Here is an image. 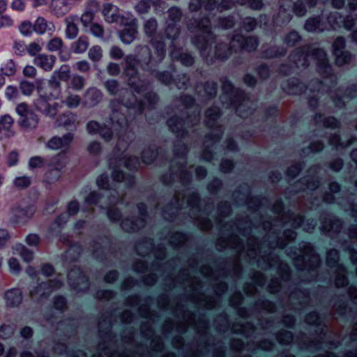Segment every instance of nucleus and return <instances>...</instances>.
<instances>
[{"mask_svg": "<svg viewBox=\"0 0 357 357\" xmlns=\"http://www.w3.org/2000/svg\"><path fill=\"white\" fill-rule=\"evenodd\" d=\"M188 29L190 31L196 29L200 32L191 38V42L201 53L205 52L211 43L215 40V36L212 31L211 19L207 13H201L199 17H193L188 24Z\"/></svg>", "mask_w": 357, "mask_h": 357, "instance_id": "obj_1", "label": "nucleus"}, {"mask_svg": "<svg viewBox=\"0 0 357 357\" xmlns=\"http://www.w3.org/2000/svg\"><path fill=\"white\" fill-rule=\"evenodd\" d=\"M37 211V206L35 203H31L22 206V202H16L10 210V222L13 225L26 224Z\"/></svg>", "mask_w": 357, "mask_h": 357, "instance_id": "obj_2", "label": "nucleus"}, {"mask_svg": "<svg viewBox=\"0 0 357 357\" xmlns=\"http://www.w3.org/2000/svg\"><path fill=\"white\" fill-rule=\"evenodd\" d=\"M139 215L137 217H126L123 220L122 229L128 234L138 231L144 227L146 223V218L149 216L148 207L146 203L140 202L137 204Z\"/></svg>", "mask_w": 357, "mask_h": 357, "instance_id": "obj_3", "label": "nucleus"}, {"mask_svg": "<svg viewBox=\"0 0 357 357\" xmlns=\"http://www.w3.org/2000/svg\"><path fill=\"white\" fill-rule=\"evenodd\" d=\"M192 116L189 114L183 117L178 114H173L169 117L166 124L169 130L178 139H183L189 135V123L191 122Z\"/></svg>", "mask_w": 357, "mask_h": 357, "instance_id": "obj_4", "label": "nucleus"}, {"mask_svg": "<svg viewBox=\"0 0 357 357\" xmlns=\"http://www.w3.org/2000/svg\"><path fill=\"white\" fill-rule=\"evenodd\" d=\"M15 111L20 116L18 124L23 128H34L38 123V116L32 110L29 109L28 105L25 102L17 105Z\"/></svg>", "mask_w": 357, "mask_h": 357, "instance_id": "obj_5", "label": "nucleus"}, {"mask_svg": "<svg viewBox=\"0 0 357 357\" xmlns=\"http://www.w3.org/2000/svg\"><path fill=\"white\" fill-rule=\"evenodd\" d=\"M222 89L223 93L233 95V97L230 98L231 102L236 106L238 115L243 117V114L247 112V109H241L240 106L241 102L245 100V91L241 89H235L234 84L229 79H225L222 82Z\"/></svg>", "mask_w": 357, "mask_h": 357, "instance_id": "obj_6", "label": "nucleus"}, {"mask_svg": "<svg viewBox=\"0 0 357 357\" xmlns=\"http://www.w3.org/2000/svg\"><path fill=\"white\" fill-rule=\"evenodd\" d=\"M119 25L123 28L119 32V38L124 44H130L137 35V20L133 15L128 13V17Z\"/></svg>", "mask_w": 357, "mask_h": 357, "instance_id": "obj_7", "label": "nucleus"}, {"mask_svg": "<svg viewBox=\"0 0 357 357\" xmlns=\"http://www.w3.org/2000/svg\"><path fill=\"white\" fill-rule=\"evenodd\" d=\"M37 92L39 94V98L38 100V104L43 107L46 115L54 117L56 115L59 104L55 102L51 103L50 102L54 100L56 98V96L52 92L47 91V90L44 91L43 89H42L39 85L37 86Z\"/></svg>", "mask_w": 357, "mask_h": 357, "instance_id": "obj_8", "label": "nucleus"}, {"mask_svg": "<svg viewBox=\"0 0 357 357\" xmlns=\"http://www.w3.org/2000/svg\"><path fill=\"white\" fill-rule=\"evenodd\" d=\"M68 284L70 288L76 291H81V284H86L87 287L90 281L86 273L80 266L75 265L71 267L68 274Z\"/></svg>", "mask_w": 357, "mask_h": 357, "instance_id": "obj_9", "label": "nucleus"}, {"mask_svg": "<svg viewBox=\"0 0 357 357\" xmlns=\"http://www.w3.org/2000/svg\"><path fill=\"white\" fill-rule=\"evenodd\" d=\"M325 56V51L321 47H296L289 55L290 60L294 62L301 61L307 62L308 57L321 58Z\"/></svg>", "mask_w": 357, "mask_h": 357, "instance_id": "obj_10", "label": "nucleus"}, {"mask_svg": "<svg viewBox=\"0 0 357 357\" xmlns=\"http://www.w3.org/2000/svg\"><path fill=\"white\" fill-rule=\"evenodd\" d=\"M280 89L286 94L297 96L305 93L307 85L298 77L293 76L283 80L280 84Z\"/></svg>", "mask_w": 357, "mask_h": 357, "instance_id": "obj_11", "label": "nucleus"}, {"mask_svg": "<svg viewBox=\"0 0 357 357\" xmlns=\"http://www.w3.org/2000/svg\"><path fill=\"white\" fill-rule=\"evenodd\" d=\"M87 132L91 135L98 134L105 142L112 139L114 133L110 127L96 120H91L86 125Z\"/></svg>", "mask_w": 357, "mask_h": 357, "instance_id": "obj_12", "label": "nucleus"}, {"mask_svg": "<svg viewBox=\"0 0 357 357\" xmlns=\"http://www.w3.org/2000/svg\"><path fill=\"white\" fill-rule=\"evenodd\" d=\"M63 282L59 278L43 281L37 284L31 290L32 295H40L42 298H47L54 289H59Z\"/></svg>", "mask_w": 357, "mask_h": 357, "instance_id": "obj_13", "label": "nucleus"}, {"mask_svg": "<svg viewBox=\"0 0 357 357\" xmlns=\"http://www.w3.org/2000/svg\"><path fill=\"white\" fill-rule=\"evenodd\" d=\"M231 41L238 44L241 50L253 52L259 45V40L256 36H244L241 33H237L233 36Z\"/></svg>", "mask_w": 357, "mask_h": 357, "instance_id": "obj_14", "label": "nucleus"}, {"mask_svg": "<svg viewBox=\"0 0 357 357\" xmlns=\"http://www.w3.org/2000/svg\"><path fill=\"white\" fill-rule=\"evenodd\" d=\"M102 15L107 22L118 24H121L128 17V13L126 15L121 14L120 9L109 3H106L103 5Z\"/></svg>", "mask_w": 357, "mask_h": 357, "instance_id": "obj_15", "label": "nucleus"}, {"mask_svg": "<svg viewBox=\"0 0 357 357\" xmlns=\"http://www.w3.org/2000/svg\"><path fill=\"white\" fill-rule=\"evenodd\" d=\"M162 152V148L155 144H149L140 153L141 162L146 165H151Z\"/></svg>", "mask_w": 357, "mask_h": 357, "instance_id": "obj_16", "label": "nucleus"}, {"mask_svg": "<svg viewBox=\"0 0 357 357\" xmlns=\"http://www.w3.org/2000/svg\"><path fill=\"white\" fill-rule=\"evenodd\" d=\"M150 44L154 50V53L158 60L162 61L166 56L167 49L165 37L162 34L158 33L157 36L150 39Z\"/></svg>", "mask_w": 357, "mask_h": 357, "instance_id": "obj_17", "label": "nucleus"}, {"mask_svg": "<svg viewBox=\"0 0 357 357\" xmlns=\"http://www.w3.org/2000/svg\"><path fill=\"white\" fill-rule=\"evenodd\" d=\"M6 304L9 307H18L23 301L22 291L17 287L8 289L4 294Z\"/></svg>", "mask_w": 357, "mask_h": 357, "instance_id": "obj_18", "label": "nucleus"}, {"mask_svg": "<svg viewBox=\"0 0 357 357\" xmlns=\"http://www.w3.org/2000/svg\"><path fill=\"white\" fill-rule=\"evenodd\" d=\"M221 116L222 111L219 107L213 106L208 108L205 112V125L212 130H215L216 123Z\"/></svg>", "mask_w": 357, "mask_h": 357, "instance_id": "obj_19", "label": "nucleus"}, {"mask_svg": "<svg viewBox=\"0 0 357 357\" xmlns=\"http://www.w3.org/2000/svg\"><path fill=\"white\" fill-rule=\"evenodd\" d=\"M326 264L330 268H337L341 272L347 273L346 267L340 263V252L335 248L329 250L326 252Z\"/></svg>", "mask_w": 357, "mask_h": 357, "instance_id": "obj_20", "label": "nucleus"}, {"mask_svg": "<svg viewBox=\"0 0 357 357\" xmlns=\"http://www.w3.org/2000/svg\"><path fill=\"white\" fill-rule=\"evenodd\" d=\"M116 160L119 165L133 172H137L140 165L139 158L136 155H123L118 156Z\"/></svg>", "mask_w": 357, "mask_h": 357, "instance_id": "obj_21", "label": "nucleus"}, {"mask_svg": "<svg viewBox=\"0 0 357 357\" xmlns=\"http://www.w3.org/2000/svg\"><path fill=\"white\" fill-rule=\"evenodd\" d=\"M330 21L342 26L347 31H351L356 24L355 19L351 15L344 16L338 13L331 16Z\"/></svg>", "mask_w": 357, "mask_h": 357, "instance_id": "obj_22", "label": "nucleus"}, {"mask_svg": "<svg viewBox=\"0 0 357 357\" xmlns=\"http://www.w3.org/2000/svg\"><path fill=\"white\" fill-rule=\"evenodd\" d=\"M233 52L232 46L225 42L218 43L214 47V56L220 61H226Z\"/></svg>", "mask_w": 357, "mask_h": 357, "instance_id": "obj_23", "label": "nucleus"}, {"mask_svg": "<svg viewBox=\"0 0 357 357\" xmlns=\"http://www.w3.org/2000/svg\"><path fill=\"white\" fill-rule=\"evenodd\" d=\"M55 61V56L45 54H38L33 59L34 64L45 71L52 70Z\"/></svg>", "mask_w": 357, "mask_h": 357, "instance_id": "obj_24", "label": "nucleus"}, {"mask_svg": "<svg viewBox=\"0 0 357 357\" xmlns=\"http://www.w3.org/2000/svg\"><path fill=\"white\" fill-rule=\"evenodd\" d=\"M314 121L317 124L321 123L326 128L337 129L340 126V122L335 116H325L324 114L320 112L315 114Z\"/></svg>", "mask_w": 357, "mask_h": 357, "instance_id": "obj_25", "label": "nucleus"}, {"mask_svg": "<svg viewBox=\"0 0 357 357\" xmlns=\"http://www.w3.org/2000/svg\"><path fill=\"white\" fill-rule=\"evenodd\" d=\"M287 49L282 45H273L266 48L261 52V57L265 59H273L284 56Z\"/></svg>", "mask_w": 357, "mask_h": 357, "instance_id": "obj_26", "label": "nucleus"}, {"mask_svg": "<svg viewBox=\"0 0 357 357\" xmlns=\"http://www.w3.org/2000/svg\"><path fill=\"white\" fill-rule=\"evenodd\" d=\"M329 192H326L323 195V201L325 203L331 204L335 201V195L340 192L342 185L336 181H332L328 183Z\"/></svg>", "mask_w": 357, "mask_h": 357, "instance_id": "obj_27", "label": "nucleus"}, {"mask_svg": "<svg viewBox=\"0 0 357 357\" xmlns=\"http://www.w3.org/2000/svg\"><path fill=\"white\" fill-rule=\"evenodd\" d=\"M151 75L162 84L169 86L173 84L174 79L172 73L169 70H153Z\"/></svg>", "mask_w": 357, "mask_h": 357, "instance_id": "obj_28", "label": "nucleus"}, {"mask_svg": "<svg viewBox=\"0 0 357 357\" xmlns=\"http://www.w3.org/2000/svg\"><path fill=\"white\" fill-rule=\"evenodd\" d=\"M302 40V36L296 30H291L283 38V43L288 47H296Z\"/></svg>", "mask_w": 357, "mask_h": 357, "instance_id": "obj_29", "label": "nucleus"}, {"mask_svg": "<svg viewBox=\"0 0 357 357\" xmlns=\"http://www.w3.org/2000/svg\"><path fill=\"white\" fill-rule=\"evenodd\" d=\"M322 24L323 22L321 16L316 15L308 17L305 22L303 28L309 33H314L319 29Z\"/></svg>", "mask_w": 357, "mask_h": 357, "instance_id": "obj_30", "label": "nucleus"}, {"mask_svg": "<svg viewBox=\"0 0 357 357\" xmlns=\"http://www.w3.org/2000/svg\"><path fill=\"white\" fill-rule=\"evenodd\" d=\"M106 215L111 222L117 223L121 222V227H122L123 220L126 218H123L121 211L118 207L108 206Z\"/></svg>", "mask_w": 357, "mask_h": 357, "instance_id": "obj_31", "label": "nucleus"}, {"mask_svg": "<svg viewBox=\"0 0 357 357\" xmlns=\"http://www.w3.org/2000/svg\"><path fill=\"white\" fill-rule=\"evenodd\" d=\"M181 29L178 24L167 22L165 29V33L162 35L165 39H169L173 43L178 38Z\"/></svg>", "mask_w": 357, "mask_h": 357, "instance_id": "obj_32", "label": "nucleus"}, {"mask_svg": "<svg viewBox=\"0 0 357 357\" xmlns=\"http://www.w3.org/2000/svg\"><path fill=\"white\" fill-rule=\"evenodd\" d=\"M317 61V67L319 73L323 76L328 77L331 74L332 68L328 63L326 53L321 58H314Z\"/></svg>", "mask_w": 357, "mask_h": 357, "instance_id": "obj_33", "label": "nucleus"}, {"mask_svg": "<svg viewBox=\"0 0 357 357\" xmlns=\"http://www.w3.org/2000/svg\"><path fill=\"white\" fill-rule=\"evenodd\" d=\"M305 162L303 161H296L291 164L285 171V174L287 178L294 179L303 171Z\"/></svg>", "mask_w": 357, "mask_h": 357, "instance_id": "obj_34", "label": "nucleus"}, {"mask_svg": "<svg viewBox=\"0 0 357 357\" xmlns=\"http://www.w3.org/2000/svg\"><path fill=\"white\" fill-rule=\"evenodd\" d=\"M296 183H301L302 185L310 190H315L319 187L321 181L319 177L317 176H311L307 178H301L298 179L296 181Z\"/></svg>", "mask_w": 357, "mask_h": 357, "instance_id": "obj_35", "label": "nucleus"}, {"mask_svg": "<svg viewBox=\"0 0 357 357\" xmlns=\"http://www.w3.org/2000/svg\"><path fill=\"white\" fill-rule=\"evenodd\" d=\"M335 57V65L338 67H342L346 64H349L352 59V54L348 50H343L333 54Z\"/></svg>", "mask_w": 357, "mask_h": 357, "instance_id": "obj_36", "label": "nucleus"}, {"mask_svg": "<svg viewBox=\"0 0 357 357\" xmlns=\"http://www.w3.org/2000/svg\"><path fill=\"white\" fill-rule=\"evenodd\" d=\"M62 174L61 171L57 168L48 167L44 175L43 183L45 184H53L56 183L61 178Z\"/></svg>", "mask_w": 357, "mask_h": 357, "instance_id": "obj_37", "label": "nucleus"}, {"mask_svg": "<svg viewBox=\"0 0 357 357\" xmlns=\"http://www.w3.org/2000/svg\"><path fill=\"white\" fill-rule=\"evenodd\" d=\"M143 98L146 100V106L149 110L155 109L160 100L159 95L153 91L144 93L143 94Z\"/></svg>", "mask_w": 357, "mask_h": 357, "instance_id": "obj_38", "label": "nucleus"}, {"mask_svg": "<svg viewBox=\"0 0 357 357\" xmlns=\"http://www.w3.org/2000/svg\"><path fill=\"white\" fill-rule=\"evenodd\" d=\"M174 59L185 67H190L195 63V57L190 52H177L174 56Z\"/></svg>", "mask_w": 357, "mask_h": 357, "instance_id": "obj_39", "label": "nucleus"}, {"mask_svg": "<svg viewBox=\"0 0 357 357\" xmlns=\"http://www.w3.org/2000/svg\"><path fill=\"white\" fill-rule=\"evenodd\" d=\"M254 71L258 77L263 81L268 79L272 73L271 67L265 63L257 65L254 68Z\"/></svg>", "mask_w": 357, "mask_h": 357, "instance_id": "obj_40", "label": "nucleus"}, {"mask_svg": "<svg viewBox=\"0 0 357 357\" xmlns=\"http://www.w3.org/2000/svg\"><path fill=\"white\" fill-rule=\"evenodd\" d=\"M0 70L5 76H13L17 72V65L13 59L6 60L1 63Z\"/></svg>", "mask_w": 357, "mask_h": 357, "instance_id": "obj_41", "label": "nucleus"}, {"mask_svg": "<svg viewBox=\"0 0 357 357\" xmlns=\"http://www.w3.org/2000/svg\"><path fill=\"white\" fill-rule=\"evenodd\" d=\"M38 85L43 89L42 82L40 81L37 82L36 86L33 82L24 79L20 82V89L23 95L29 96L33 93L36 89H37Z\"/></svg>", "mask_w": 357, "mask_h": 357, "instance_id": "obj_42", "label": "nucleus"}, {"mask_svg": "<svg viewBox=\"0 0 357 357\" xmlns=\"http://www.w3.org/2000/svg\"><path fill=\"white\" fill-rule=\"evenodd\" d=\"M52 307L61 313L64 312L68 307V300L65 296L55 295L52 298Z\"/></svg>", "mask_w": 357, "mask_h": 357, "instance_id": "obj_43", "label": "nucleus"}, {"mask_svg": "<svg viewBox=\"0 0 357 357\" xmlns=\"http://www.w3.org/2000/svg\"><path fill=\"white\" fill-rule=\"evenodd\" d=\"M89 43L88 37L81 36L72 45L73 52L76 54L84 53L89 47Z\"/></svg>", "mask_w": 357, "mask_h": 357, "instance_id": "obj_44", "label": "nucleus"}, {"mask_svg": "<svg viewBox=\"0 0 357 357\" xmlns=\"http://www.w3.org/2000/svg\"><path fill=\"white\" fill-rule=\"evenodd\" d=\"M33 25L34 32L38 35H43L47 30H52V28L49 27L47 21L43 17H37Z\"/></svg>", "mask_w": 357, "mask_h": 357, "instance_id": "obj_45", "label": "nucleus"}, {"mask_svg": "<svg viewBox=\"0 0 357 357\" xmlns=\"http://www.w3.org/2000/svg\"><path fill=\"white\" fill-rule=\"evenodd\" d=\"M13 118L8 115L5 114L1 116L0 118V139H1L3 136L6 135V132H8L13 124Z\"/></svg>", "mask_w": 357, "mask_h": 357, "instance_id": "obj_46", "label": "nucleus"}, {"mask_svg": "<svg viewBox=\"0 0 357 357\" xmlns=\"http://www.w3.org/2000/svg\"><path fill=\"white\" fill-rule=\"evenodd\" d=\"M279 115V107L277 105H271L264 109L263 121H266L270 119L276 122Z\"/></svg>", "mask_w": 357, "mask_h": 357, "instance_id": "obj_47", "label": "nucleus"}, {"mask_svg": "<svg viewBox=\"0 0 357 357\" xmlns=\"http://www.w3.org/2000/svg\"><path fill=\"white\" fill-rule=\"evenodd\" d=\"M158 28V22L157 20L151 17L146 21L144 26V33L146 36L149 38H152V37L157 36L158 33H156V30Z\"/></svg>", "mask_w": 357, "mask_h": 357, "instance_id": "obj_48", "label": "nucleus"}, {"mask_svg": "<svg viewBox=\"0 0 357 357\" xmlns=\"http://www.w3.org/2000/svg\"><path fill=\"white\" fill-rule=\"evenodd\" d=\"M111 176L114 181L119 183L123 182L126 178H129L131 180L134 179L133 176L127 174L126 172L119 168L116 165L112 167Z\"/></svg>", "mask_w": 357, "mask_h": 357, "instance_id": "obj_49", "label": "nucleus"}, {"mask_svg": "<svg viewBox=\"0 0 357 357\" xmlns=\"http://www.w3.org/2000/svg\"><path fill=\"white\" fill-rule=\"evenodd\" d=\"M223 181L219 177H215L206 185L207 190L211 195H217L223 188Z\"/></svg>", "mask_w": 357, "mask_h": 357, "instance_id": "obj_50", "label": "nucleus"}, {"mask_svg": "<svg viewBox=\"0 0 357 357\" xmlns=\"http://www.w3.org/2000/svg\"><path fill=\"white\" fill-rule=\"evenodd\" d=\"M151 6H156V1L152 0H140L135 6V9L138 14H146L148 13Z\"/></svg>", "mask_w": 357, "mask_h": 357, "instance_id": "obj_51", "label": "nucleus"}, {"mask_svg": "<svg viewBox=\"0 0 357 357\" xmlns=\"http://www.w3.org/2000/svg\"><path fill=\"white\" fill-rule=\"evenodd\" d=\"M204 91L208 99L215 98L218 93V84L214 81H206L204 84Z\"/></svg>", "mask_w": 357, "mask_h": 357, "instance_id": "obj_52", "label": "nucleus"}, {"mask_svg": "<svg viewBox=\"0 0 357 357\" xmlns=\"http://www.w3.org/2000/svg\"><path fill=\"white\" fill-rule=\"evenodd\" d=\"M52 8L58 15H65L68 10L67 0H52Z\"/></svg>", "mask_w": 357, "mask_h": 357, "instance_id": "obj_53", "label": "nucleus"}, {"mask_svg": "<svg viewBox=\"0 0 357 357\" xmlns=\"http://www.w3.org/2000/svg\"><path fill=\"white\" fill-rule=\"evenodd\" d=\"M103 195L96 190H93L84 197V202L90 206H96L102 199Z\"/></svg>", "mask_w": 357, "mask_h": 357, "instance_id": "obj_54", "label": "nucleus"}, {"mask_svg": "<svg viewBox=\"0 0 357 357\" xmlns=\"http://www.w3.org/2000/svg\"><path fill=\"white\" fill-rule=\"evenodd\" d=\"M168 23L178 24L182 17V11L179 7L172 6L168 10Z\"/></svg>", "mask_w": 357, "mask_h": 357, "instance_id": "obj_55", "label": "nucleus"}, {"mask_svg": "<svg viewBox=\"0 0 357 357\" xmlns=\"http://www.w3.org/2000/svg\"><path fill=\"white\" fill-rule=\"evenodd\" d=\"M291 19L289 14L285 13H279L273 17V23L276 26L282 27L288 24Z\"/></svg>", "mask_w": 357, "mask_h": 357, "instance_id": "obj_56", "label": "nucleus"}, {"mask_svg": "<svg viewBox=\"0 0 357 357\" xmlns=\"http://www.w3.org/2000/svg\"><path fill=\"white\" fill-rule=\"evenodd\" d=\"M235 166L236 163L233 159L223 158L220 162L219 169L222 173L229 174L234 170Z\"/></svg>", "mask_w": 357, "mask_h": 357, "instance_id": "obj_57", "label": "nucleus"}, {"mask_svg": "<svg viewBox=\"0 0 357 357\" xmlns=\"http://www.w3.org/2000/svg\"><path fill=\"white\" fill-rule=\"evenodd\" d=\"M53 74L54 75V77L63 82H67L70 78V68L67 65H62L60 68L58 70H55Z\"/></svg>", "mask_w": 357, "mask_h": 357, "instance_id": "obj_58", "label": "nucleus"}, {"mask_svg": "<svg viewBox=\"0 0 357 357\" xmlns=\"http://www.w3.org/2000/svg\"><path fill=\"white\" fill-rule=\"evenodd\" d=\"M342 220L340 218L334 216L333 219L330 220L328 222L325 221L321 229L324 233H326L329 231L330 228L333 227H335L337 229H340L342 228Z\"/></svg>", "mask_w": 357, "mask_h": 357, "instance_id": "obj_59", "label": "nucleus"}, {"mask_svg": "<svg viewBox=\"0 0 357 357\" xmlns=\"http://www.w3.org/2000/svg\"><path fill=\"white\" fill-rule=\"evenodd\" d=\"M258 25V20L254 17H245L242 22L243 28L248 32L254 31Z\"/></svg>", "mask_w": 357, "mask_h": 357, "instance_id": "obj_60", "label": "nucleus"}, {"mask_svg": "<svg viewBox=\"0 0 357 357\" xmlns=\"http://www.w3.org/2000/svg\"><path fill=\"white\" fill-rule=\"evenodd\" d=\"M18 29L20 33L24 37H29L34 32L33 25L29 20L22 22L19 25Z\"/></svg>", "mask_w": 357, "mask_h": 357, "instance_id": "obj_61", "label": "nucleus"}, {"mask_svg": "<svg viewBox=\"0 0 357 357\" xmlns=\"http://www.w3.org/2000/svg\"><path fill=\"white\" fill-rule=\"evenodd\" d=\"M235 18L233 15H229L218 18V25L224 29H229L234 26Z\"/></svg>", "mask_w": 357, "mask_h": 357, "instance_id": "obj_62", "label": "nucleus"}, {"mask_svg": "<svg viewBox=\"0 0 357 357\" xmlns=\"http://www.w3.org/2000/svg\"><path fill=\"white\" fill-rule=\"evenodd\" d=\"M277 340L281 344H289L294 338V334L291 331L284 330L277 334Z\"/></svg>", "mask_w": 357, "mask_h": 357, "instance_id": "obj_63", "label": "nucleus"}, {"mask_svg": "<svg viewBox=\"0 0 357 357\" xmlns=\"http://www.w3.org/2000/svg\"><path fill=\"white\" fill-rule=\"evenodd\" d=\"M104 86L108 93L112 96H116L119 90V83L114 79L106 80L104 82Z\"/></svg>", "mask_w": 357, "mask_h": 357, "instance_id": "obj_64", "label": "nucleus"}]
</instances>
